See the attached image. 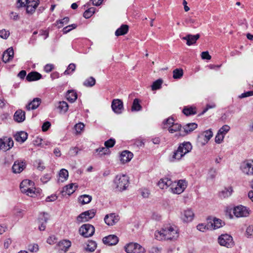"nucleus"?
<instances>
[{
  "label": "nucleus",
  "mask_w": 253,
  "mask_h": 253,
  "mask_svg": "<svg viewBox=\"0 0 253 253\" xmlns=\"http://www.w3.org/2000/svg\"><path fill=\"white\" fill-rule=\"evenodd\" d=\"M34 165L39 170L42 171L45 169L43 163L41 160L36 161Z\"/></svg>",
  "instance_id": "49"
},
{
  "label": "nucleus",
  "mask_w": 253,
  "mask_h": 253,
  "mask_svg": "<svg viewBox=\"0 0 253 253\" xmlns=\"http://www.w3.org/2000/svg\"><path fill=\"white\" fill-rule=\"evenodd\" d=\"M84 86L86 87H91L95 84V79L93 77H90L86 79L83 83Z\"/></svg>",
  "instance_id": "43"
},
{
  "label": "nucleus",
  "mask_w": 253,
  "mask_h": 253,
  "mask_svg": "<svg viewBox=\"0 0 253 253\" xmlns=\"http://www.w3.org/2000/svg\"><path fill=\"white\" fill-rule=\"evenodd\" d=\"M164 128H168L170 133H173L174 132L179 131V134L182 132L181 129V125L178 123H175L172 118H169L163 122Z\"/></svg>",
  "instance_id": "5"
},
{
  "label": "nucleus",
  "mask_w": 253,
  "mask_h": 253,
  "mask_svg": "<svg viewBox=\"0 0 253 253\" xmlns=\"http://www.w3.org/2000/svg\"><path fill=\"white\" fill-rule=\"evenodd\" d=\"M66 98L68 101L73 102L77 99V94L73 90H69L66 94Z\"/></svg>",
  "instance_id": "37"
},
{
  "label": "nucleus",
  "mask_w": 253,
  "mask_h": 253,
  "mask_svg": "<svg viewBox=\"0 0 253 253\" xmlns=\"http://www.w3.org/2000/svg\"><path fill=\"white\" fill-rule=\"evenodd\" d=\"M28 250L30 252H37L39 251V246L37 244H30L28 246Z\"/></svg>",
  "instance_id": "51"
},
{
  "label": "nucleus",
  "mask_w": 253,
  "mask_h": 253,
  "mask_svg": "<svg viewBox=\"0 0 253 253\" xmlns=\"http://www.w3.org/2000/svg\"><path fill=\"white\" fill-rule=\"evenodd\" d=\"M13 141L11 138H0V150L6 151L13 147Z\"/></svg>",
  "instance_id": "12"
},
{
  "label": "nucleus",
  "mask_w": 253,
  "mask_h": 253,
  "mask_svg": "<svg viewBox=\"0 0 253 253\" xmlns=\"http://www.w3.org/2000/svg\"><path fill=\"white\" fill-rule=\"evenodd\" d=\"M187 186V183L185 180H179L172 182L170 189L173 194H180L182 193Z\"/></svg>",
  "instance_id": "6"
},
{
  "label": "nucleus",
  "mask_w": 253,
  "mask_h": 253,
  "mask_svg": "<svg viewBox=\"0 0 253 253\" xmlns=\"http://www.w3.org/2000/svg\"><path fill=\"white\" fill-rule=\"evenodd\" d=\"M201 57L203 59L210 60L211 58L208 51H203L201 53Z\"/></svg>",
  "instance_id": "62"
},
{
  "label": "nucleus",
  "mask_w": 253,
  "mask_h": 253,
  "mask_svg": "<svg viewBox=\"0 0 253 253\" xmlns=\"http://www.w3.org/2000/svg\"><path fill=\"white\" fill-rule=\"evenodd\" d=\"M95 231V228L93 226L85 224L83 225L79 229L80 234L84 237H88L92 236Z\"/></svg>",
  "instance_id": "10"
},
{
  "label": "nucleus",
  "mask_w": 253,
  "mask_h": 253,
  "mask_svg": "<svg viewBox=\"0 0 253 253\" xmlns=\"http://www.w3.org/2000/svg\"><path fill=\"white\" fill-rule=\"evenodd\" d=\"M86 250L93 252L95 250V242L92 240H88L86 247Z\"/></svg>",
  "instance_id": "45"
},
{
  "label": "nucleus",
  "mask_w": 253,
  "mask_h": 253,
  "mask_svg": "<svg viewBox=\"0 0 253 253\" xmlns=\"http://www.w3.org/2000/svg\"><path fill=\"white\" fill-rule=\"evenodd\" d=\"M86 215H87V218H92L95 216V212L93 210L86 211L81 213L77 217V220L79 222H85Z\"/></svg>",
  "instance_id": "18"
},
{
  "label": "nucleus",
  "mask_w": 253,
  "mask_h": 253,
  "mask_svg": "<svg viewBox=\"0 0 253 253\" xmlns=\"http://www.w3.org/2000/svg\"><path fill=\"white\" fill-rule=\"evenodd\" d=\"M224 138V135L218 132L215 137V142L216 143L219 144L222 142Z\"/></svg>",
  "instance_id": "57"
},
{
  "label": "nucleus",
  "mask_w": 253,
  "mask_h": 253,
  "mask_svg": "<svg viewBox=\"0 0 253 253\" xmlns=\"http://www.w3.org/2000/svg\"><path fill=\"white\" fill-rule=\"evenodd\" d=\"M14 120L17 123H22L25 120V112L21 109L17 110L13 116Z\"/></svg>",
  "instance_id": "24"
},
{
  "label": "nucleus",
  "mask_w": 253,
  "mask_h": 253,
  "mask_svg": "<svg viewBox=\"0 0 253 253\" xmlns=\"http://www.w3.org/2000/svg\"><path fill=\"white\" fill-rule=\"evenodd\" d=\"M197 124L196 123H189L184 126L183 127V131L180 133V136H185L189 132H190L195 130L197 127Z\"/></svg>",
  "instance_id": "22"
},
{
  "label": "nucleus",
  "mask_w": 253,
  "mask_h": 253,
  "mask_svg": "<svg viewBox=\"0 0 253 253\" xmlns=\"http://www.w3.org/2000/svg\"><path fill=\"white\" fill-rule=\"evenodd\" d=\"M59 175L61 181L63 182L67 180L68 177V171L67 170L63 169L60 170Z\"/></svg>",
  "instance_id": "42"
},
{
  "label": "nucleus",
  "mask_w": 253,
  "mask_h": 253,
  "mask_svg": "<svg viewBox=\"0 0 253 253\" xmlns=\"http://www.w3.org/2000/svg\"><path fill=\"white\" fill-rule=\"evenodd\" d=\"M223 222L221 220L219 219L214 218L213 220V222L211 223V228L215 229L219 228L222 226Z\"/></svg>",
  "instance_id": "36"
},
{
  "label": "nucleus",
  "mask_w": 253,
  "mask_h": 253,
  "mask_svg": "<svg viewBox=\"0 0 253 253\" xmlns=\"http://www.w3.org/2000/svg\"><path fill=\"white\" fill-rule=\"evenodd\" d=\"M39 5V2L37 1V0H29L27 3V5L28 6H31L35 7L36 8Z\"/></svg>",
  "instance_id": "63"
},
{
  "label": "nucleus",
  "mask_w": 253,
  "mask_h": 253,
  "mask_svg": "<svg viewBox=\"0 0 253 253\" xmlns=\"http://www.w3.org/2000/svg\"><path fill=\"white\" fill-rule=\"evenodd\" d=\"M46 219V222L48 219V214L45 212L41 213L38 218V222L44 221V219Z\"/></svg>",
  "instance_id": "58"
},
{
  "label": "nucleus",
  "mask_w": 253,
  "mask_h": 253,
  "mask_svg": "<svg viewBox=\"0 0 253 253\" xmlns=\"http://www.w3.org/2000/svg\"><path fill=\"white\" fill-rule=\"evenodd\" d=\"M114 186L118 191L126 189L129 185V178L126 174H120L116 176L113 181Z\"/></svg>",
  "instance_id": "3"
},
{
  "label": "nucleus",
  "mask_w": 253,
  "mask_h": 253,
  "mask_svg": "<svg viewBox=\"0 0 253 253\" xmlns=\"http://www.w3.org/2000/svg\"><path fill=\"white\" fill-rule=\"evenodd\" d=\"M233 213L237 217H246L249 213L246 207L243 206H239L234 208Z\"/></svg>",
  "instance_id": "15"
},
{
  "label": "nucleus",
  "mask_w": 253,
  "mask_h": 253,
  "mask_svg": "<svg viewBox=\"0 0 253 253\" xmlns=\"http://www.w3.org/2000/svg\"><path fill=\"white\" fill-rule=\"evenodd\" d=\"M9 36V32L5 30H0V37L4 39H6Z\"/></svg>",
  "instance_id": "59"
},
{
  "label": "nucleus",
  "mask_w": 253,
  "mask_h": 253,
  "mask_svg": "<svg viewBox=\"0 0 253 253\" xmlns=\"http://www.w3.org/2000/svg\"><path fill=\"white\" fill-rule=\"evenodd\" d=\"M25 211L21 209H16L14 211V214L15 216L17 217L18 218H22L24 215Z\"/></svg>",
  "instance_id": "52"
},
{
  "label": "nucleus",
  "mask_w": 253,
  "mask_h": 253,
  "mask_svg": "<svg viewBox=\"0 0 253 253\" xmlns=\"http://www.w3.org/2000/svg\"><path fill=\"white\" fill-rule=\"evenodd\" d=\"M133 156V155L131 152L128 151H124L121 154L120 161L123 164L128 162L132 158Z\"/></svg>",
  "instance_id": "26"
},
{
  "label": "nucleus",
  "mask_w": 253,
  "mask_h": 253,
  "mask_svg": "<svg viewBox=\"0 0 253 253\" xmlns=\"http://www.w3.org/2000/svg\"><path fill=\"white\" fill-rule=\"evenodd\" d=\"M212 136L213 133L211 129H209L203 132L199 137L200 139H203V141L201 140V141L202 144L204 145L208 142Z\"/></svg>",
  "instance_id": "19"
},
{
  "label": "nucleus",
  "mask_w": 253,
  "mask_h": 253,
  "mask_svg": "<svg viewBox=\"0 0 253 253\" xmlns=\"http://www.w3.org/2000/svg\"><path fill=\"white\" fill-rule=\"evenodd\" d=\"M77 25L76 24L69 25L64 27L62 30V32L63 34H67L70 31H71L72 30L75 29Z\"/></svg>",
  "instance_id": "53"
},
{
  "label": "nucleus",
  "mask_w": 253,
  "mask_h": 253,
  "mask_svg": "<svg viewBox=\"0 0 253 253\" xmlns=\"http://www.w3.org/2000/svg\"><path fill=\"white\" fill-rule=\"evenodd\" d=\"M246 236L248 238L253 237V225L249 226L246 229Z\"/></svg>",
  "instance_id": "55"
},
{
  "label": "nucleus",
  "mask_w": 253,
  "mask_h": 253,
  "mask_svg": "<svg viewBox=\"0 0 253 253\" xmlns=\"http://www.w3.org/2000/svg\"><path fill=\"white\" fill-rule=\"evenodd\" d=\"M115 140L110 138L104 143L105 147L99 148L96 149V152L100 155H109L110 153L109 148L113 147L115 144Z\"/></svg>",
  "instance_id": "9"
},
{
  "label": "nucleus",
  "mask_w": 253,
  "mask_h": 253,
  "mask_svg": "<svg viewBox=\"0 0 253 253\" xmlns=\"http://www.w3.org/2000/svg\"><path fill=\"white\" fill-rule=\"evenodd\" d=\"M230 127L229 126L225 125L223 126L218 130V132L225 135L230 130Z\"/></svg>",
  "instance_id": "50"
},
{
  "label": "nucleus",
  "mask_w": 253,
  "mask_h": 253,
  "mask_svg": "<svg viewBox=\"0 0 253 253\" xmlns=\"http://www.w3.org/2000/svg\"><path fill=\"white\" fill-rule=\"evenodd\" d=\"M125 251L127 253H145L143 247L137 243H130L125 246Z\"/></svg>",
  "instance_id": "8"
},
{
  "label": "nucleus",
  "mask_w": 253,
  "mask_h": 253,
  "mask_svg": "<svg viewBox=\"0 0 253 253\" xmlns=\"http://www.w3.org/2000/svg\"><path fill=\"white\" fill-rule=\"evenodd\" d=\"M41 102V100L39 98H34L32 101L30 102L27 106L26 109L28 110H35L37 109L39 105H40Z\"/></svg>",
  "instance_id": "30"
},
{
  "label": "nucleus",
  "mask_w": 253,
  "mask_h": 253,
  "mask_svg": "<svg viewBox=\"0 0 253 253\" xmlns=\"http://www.w3.org/2000/svg\"><path fill=\"white\" fill-rule=\"evenodd\" d=\"M71 246V242L67 240L61 241L58 244L59 250L64 252H67Z\"/></svg>",
  "instance_id": "27"
},
{
  "label": "nucleus",
  "mask_w": 253,
  "mask_h": 253,
  "mask_svg": "<svg viewBox=\"0 0 253 253\" xmlns=\"http://www.w3.org/2000/svg\"><path fill=\"white\" fill-rule=\"evenodd\" d=\"M76 188L77 186H75L74 183H71L63 188V192H65L68 195H70L75 191Z\"/></svg>",
  "instance_id": "35"
},
{
  "label": "nucleus",
  "mask_w": 253,
  "mask_h": 253,
  "mask_svg": "<svg viewBox=\"0 0 253 253\" xmlns=\"http://www.w3.org/2000/svg\"><path fill=\"white\" fill-rule=\"evenodd\" d=\"M39 222V229L40 231H44L46 227V219L45 218L44 219V221H41V222Z\"/></svg>",
  "instance_id": "60"
},
{
  "label": "nucleus",
  "mask_w": 253,
  "mask_h": 253,
  "mask_svg": "<svg viewBox=\"0 0 253 253\" xmlns=\"http://www.w3.org/2000/svg\"><path fill=\"white\" fill-rule=\"evenodd\" d=\"M194 213L191 210H187L183 211L181 214V218L184 222L191 221L194 217Z\"/></svg>",
  "instance_id": "25"
},
{
  "label": "nucleus",
  "mask_w": 253,
  "mask_h": 253,
  "mask_svg": "<svg viewBox=\"0 0 253 253\" xmlns=\"http://www.w3.org/2000/svg\"><path fill=\"white\" fill-rule=\"evenodd\" d=\"M69 21V18L68 17H64L61 20L57 21V26L58 28H60L68 23Z\"/></svg>",
  "instance_id": "44"
},
{
  "label": "nucleus",
  "mask_w": 253,
  "mask_h": 253,
  "mask_svg": "<svg viewBox=\"0 0 253 253\" xmlns=\"http://www.w3.org/2000/svg\"><path fill=\"white\" fill-rule=\"evenodd\" d=\"M34 183L33 181L25 179L23 180L20 185V188L21 192L26 194L30 197H34L36 195L35 188H34Z\"/></svg>",
  "instance_id": "4"
},
{
  "label": "nucleus",
  "mask_w": 253,
  "mask_h": 253,
  "mask_svg": "<svg viewBox=\"0 0 253 253\" xmlns=\"http://www.w3.org/2000/svg\"><path fill=\"white\" fill-rule=\"evenodd\" d=\"M197 228L198 230L200 231L205 232L206 230L211 229V225L210 223H208L207 225H205V224L203 223L199 224L197 226Z\"/></svg>",
  "instance_id": "46"
},
{
  "label": "nucleus",
  "mask_w": 253,
  "mask_h": 253,
  "mask_svg": "<svg viewBox=\"0 0 253 253\" xmlns=\"http://www.w3.org/2000/svg\"><path fill=\"white\" fill-rule=\"evenodd\" d=\"M26 167L25 163L24 162L15 161L12 166V171L15 173H19L22 171Z\"/></svg>",
  "instance_id": "20"
},
{
  "label": "nucleus",
  "mask_w": 253,
  "mask_h": 253,
  "mask_svg": "<svg viewBox=\"0 0 253 253\" xmlns=\"http://www.w3.org/2000/svg\"><path fill=\"white\" fill-rule=\"evenodd\" d=\"M139 100L137 98H135L134 99L133 104L131 107V110L132 111H140L142 107L139 104Z\"/></svg>",
  "instance_id": "41"
},
{
  "label": "nucleus",
  "mask_w": 253,
  "mask_h": 253,
  "mask_svg": "<svg viewBox=\"0 0 253 253\" xmlns=\"http://www.w3.org/2000/svg\"><path fill=\"white\" fill-rule=\"evenodd\" d=\"M104 244L108 246H114L119 242L118 237L115 235H110L104 237L102 239Z\"/></svg>",
  "instance_id": "17"
},
{
  "label": "nucleus",
  "mask_w": 253,
  "mask_h": 253,
  "mask_svg": "<svg viewBox=\"0 0 253 253\" xmlns=\"http://www.w3.org/2000/svg\"><path fill=\"white\" fill-rule=\"evenodd\" d=\"M92 200V197L89 195H83L78 198L79 202L82 205H84L89 203Z\"/></svg>",
  "instance_id": "34"
},
{
  "label": "nucleus",
  "mask_w": 253,
  "mask_h": 253,
  "mask_svg": "<svg viewBox=\"0 0 253 253\" xmlns=\"http://www.w3.org/2000/svg\"><path fill=\"white\" fill-rule=\"evenodd\" d=\"M162 83H163V81L161 79H158L157 81H155L153 83V84L151 86L152 89L153 90H157V89L160 88L161 87Z\"/></svg>",
  "instance_id": "47"
},
{
  "label": "nucleus",
  "mask_w": 253,
  "mask_h": 253,
  "mask_svg": "<svg viewBox=\"0 0 253 253\" xmlns=\"http://www.w3.org/2000/svg\"><path fill=\"white\" fill-rule=\"evenodd\" d=\"M182 112L186 116H190L196 114V108L192 107H185Z\"/></svg>",
  "instance_id": "40"
},
{
  "label": "nucleus",
  "mask_w": 253,
  "mask_h": 253,
  "mask_svg": "<svg viewBox=\"0 0 253 253\" xmlns=\"http://www.w3.org/2000/svg\"><path fill=\"white\" fill-rule=\"evenodd\" d=\"M128 31V26L127 25H122L115 32V35L117 36L124 35L126 34Z\"/></svg>",
  "instance_id": "33"
},
{
  "label": "nucleus",
  "mask_w": 253,
  "mask_h": 253,
  "mask_svg": "<svg viewBox=\"0 0 253 253\" xmlns=\"http://www.w3.org/2000/svg\"><path fill=\"white\" fill-rule=\"evenodd\" d=\"M28 134L24 131L17 133L15 135V140L20 143H23L27 139Z\"/></svg>",
  "instance_id": "32"
},
{
  "label": "nucleus",
  "mask_w": 253,
  "mask_h": 253,
  "mask_svg": "<svg viewBox=\"0 0 253 253\" xmlns=\"http://www.w3.org/2000/svg\"><path fill=\"white\" fill-rule=\"evenodd\" d=\"M94 0H90L89 2L84 5V9L86 8L84 13V17L86 19L90 18L95 13Z\"/></svg>",
  "instance_id": "13"
},
{
  "label": "nucleus",
  "mask_w": 253,
  "mask_h": 253,
  "mask_svg": "<svg viewBox=\"0 0 253 253\" xmlns=\"http://www.w3.org/2000/svg\"><path fill=\"white\" fill-rule=\"evenodd\" d=\"M57 108L60 110L61 113H65L68 110V105L65 101H60L58 103Z\"/></svg>",
  "instance_id": "38"
},
{
  "label": "nucleus",
  "mask_w": 253,
  "mask_h": 253,
  "mask_svg": "<svg viewBox=\"0 0 253 253\" xmlns=\"http://www.w3.org/2000/svg\"><path fill=\"white\" fill-rule=\"evenodd\" d=\"M28 0H18L17 1V7H23L27 5Z\"/></svg>",
  "instance_id": "61"
},
{
  "label": "nucleus",
  "mask_w": 253,
  "mask_h": 253,
  "mask_svg": "<svg viewBox=\"0 0 253 253\" xmlns=\"http://www.w3.org/2000/svg\"><path fill=\"white\" fill-rule=\"evenodd\" d=\"M241 169L243 172L247 175H253V160L243 162L241 166Z\"/></svg>",
  "instance_id": "11"
},
{
  "label": "nucleus",
  "mask_w": 253,
  "mask_h": 253,
  "mask_svg": "<svg viewBox=\"0 0 253 253\" xmlns=\"http://www.w3.org/2000/svg\"><path fill=\"white\" fill-rule=\"evenodd\" d=\"M42 78V75L37 72H31L29 73L26 77V79L28 82H32L37 81Z\"/></svg>",
  "instance_id": "29"
},
{
  "label": "nucleus",
  "mask_w": 253,
  "mask_h": 253,
  "mask_svg": "<svg viewBox=\"0 0 253 253\" xmlns=\"http://www.w3.org/2000/svg\"><path fill=\"white\" fill-rule=\"evenodd\" d=\"M179 236V233L176 227L170 226L162 228L160 231L155 232V238L157 240H175Z\"/></svg>",
  "instance_id": "1"
},
{
  "label": "nucleus",
  "mask_w": 253,
  "mask_h": 253,
  "mask_svg": "<svg viewBox=\"0 0 253 253\" xmlns=\"http://www.w3.org/2000/svg\"><path fill=\"white\" fill-rule=\"evenodd\" d=\"M76 69V65L74 63L70 64L66 70L65 71L64 74L65 75H69L72 72H74Z\"/></svg>",
  "instance_id": "48"
},
{
  "label": "nucleus",
  "mask_w": 253,
  "mask_h": 253,
  "mask_svg": "<svg viewBox=\"0 0 253 253\" xmlns=\"http://www.w3.org/2000/svg\"><path fill=\"white\" fill-rule=\"evenodd\" d=\"M172 184V181L170 179L168 178H161L158 183V186L162 189L168 188L169 187H171Z\"/></svg>",
  "instance_id": "23"
},
{
  "label": "nucleus",
  "mask_w": 253,
  "mask_h": 253,
  "mask_svg": "<svg viewBox=\"0 0 253 253\" xmlns=\"http://www.w3.org/2000/svg\"><path fill=\"white\" fill-rule=\"evenodd\" d=\"M192 149V146L189 142H184L180 144L177 150L173 152V155L170 158V161L174 162L179 161L186 154L190 152Z\"/></svg>",
  "instance_id": "2"
},
{
  "label": "nucleus",
  "mask_w": 253,
  "mask_h": 253,
  "mask_svg": "<svg viewBox=\"0 0 253 253\" xmlns=\"http://www.w3.org/2000/svg\"><path fill=\"white\" fill-rule=\"evenodd\" d=\"M51 124L49 122H44L42 126V130L43 131H46L50 126Z\"/></svg>",
  "instance_id": "64"
},
{
  "label": "nucleus",
  "mask_w": 253,
  "mask_h": 253,
  "mask_svg": "<svg viewBox=\"0 0 253 253\" xmlns=\"http://www.w3.org/2000/svg\"><path fill=\"white\" fill-rule=\"evenodd\" d=\"M84 125L82 123L77 124L74 126V128L77 133H80L84 128Z\"/></svg>",
  "instance_id": "54"
},
{
  "label": "nucleus",
  "mask_w": 253,
  "mask_h": 253,
  "mask_svg": "<svg viewBox=\"0 0 253 253\" xmlns=\"http://www.w3.org/2000/svg\"><path fill=\"white\" fill-rule=\"evenodd\" d=\"M233 191V188L231 186L225 188L220 192L219 196L222 198H227L231 195Z\"/></svg>",
  "instance_id": "31"
},
{
  "label": "nucleus",
  "mask_w": 253,
  "mask_h": 253,
  "mask_svg": "<svg viewBox=\"0 0 253 253\" xmlns=\"http://www.w3.org/2000/svg\"><path fill=\"white\" fill-rule=\"evenodd\" d=\"M79 151V149L77 147H71L70 149L68 154L71 156H75L78 154Z\"/></svg>",
  "instance_id": "56"
},
{
  "label": "nucleus",
  "mask_w": 253,
  "mask_h": 253,
  "mask_svg": "<svg viewBox=\"0 0 253 253\" xmlns=\"http://www.w3.org/2000/svg\"><path fill=\"white\" fill-rule=\"evenodd\" d=\"M218 242L220 246L228 248H232L234 245L232 237L227 234H222L218 238Z\"/></svg>",
  "instance_id": "7"
},
{
  "label": "nucleus",
  "mask_w": 253,
  "mask_h": 253,
  "mask_svg": "<svg viewBox=\"0 0 253 253\" xmlns=\"http://www.w3.org/2000/svg\"><path fill=\"white\" fill-rule=\"evenodd\" d=\"M13 49L12 47H9L3 52L2 59L4 62L7 63L13 59Z\"/></svg>",
  "instance_id": "21"
},
{
  "label": "nucleus",
  "mask_w": 253,
  "mask_h": 253,
  "mask_svg": "<svg viewBox=\"0 0 253 253\" xmlns=\"http://www.w3.org/2000/svg\"><path fill=\"white\" fill-rule=\"evenodd\" d=\"M199 34L195 35H188L186 37H183L182 39L187 41L186 44L188 45H191L195 43L196 41L199 39Z\"/></svg>",
  "instance_id": "28"
},
{
  "label": "nucleus",
  "mask_w": 253,
  "mask_h": 253,
  "mask_svg": "<svg viewBox=\"0 0 253 253\" xmlns=\"http://www.w3.org/2000/svg\"><path fill=\"white\" fill-rule=\"evenodd\" d=\"M119 219V216L113 213L106 215L104 219L105 223L109 226L115 225Z\"/></svg>",
  "instance_id": "14"
},
{
  "label": "nucleus",
  "mask_w": 253,
  "mask_h": 253,
  "mask_svg": "<svg viewBox=\"0 0 253 253\" xmlns=\"http://www.w3.org/2000/svg\"><path fill=\"white\" fill-rule=\"evenodd\" d=\"M183 75V71L181 68H177L173 71V78L174 79H179Z\"/></svg>",
  "instance_id": "39"
},
{
  "label": "nucleus",
  "mask_w": 253,
  "mask_h": 253,
  "mask_svg": "<svg viewBox=\"0 0 253 253\" xmlns=\"http://www.w3.org/2000/svg\"><path fill=\"white\" fill-rule=\"evenodd\" d=\"M111 107L115 113L120 114L123 110V103L120 99H114L112 101Z\"/></svg>",
  "instance_id": "16"
}]
</instances>
